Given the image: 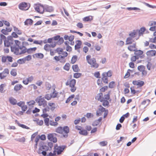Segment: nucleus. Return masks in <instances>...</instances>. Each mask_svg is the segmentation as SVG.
<instances>
[{"instance_id":"f8f14e48","label":"nucleus","mask_w":156,"mask_h":156,"mask_svg":"<svg viewBox=\"0 0 156 156\" xmlns=\"http://www.w3.org/2000/svg\"><path fill=\"white\" fill-rule=\"evenodd\" d=\"M34 58L35 57L36 58L40 59H42L44 57V55L43 54L41 53H35L33 55Z\"/></svg>"},{"instance_id":"c756f323","label":"nucleus","mask_w":156,"mask_h":156,"mask_svg":"<svg viewBox=\"0 0 156 156\" xmlns=\"http://www.w3.org/2000/svg\"><path fill=\"white\" fill-rule=\"evenodd\" d=\"M136 32L137 31H136V30H133V32L130 33L129 34V35L130 37L134 38L136 36Z\"/></svg>"},{"instance_id":"20e7f679","label":"nucleus","mask_w":156,"mask_h":156,"mask_svg":"<svg viewBox=\"0 0 156 156\" xmlns=\"http://www.w3.org/2000/svg\"><path fill=\"white\" fill-rule=\"evenodd\" d=\"M67 147L66 145H62L59 146L57 148L56 152L58 155H59L62 154L64 149Z\"/></svg>"},{"instance_id":"052dcab7","label":"nucleus","mask_w":156,"mask_h":156,"mask_svg":"<svg viewBox=\"0 0 156 156\" xmlns=\"http://www.w3.org/2000/svg\"><path fill=\"white\" fill-rule=\"evenodd\" d=\"M97 83L98 85L100 86V87H101L102 86L103 83L102 82V81L99 79H98L97 80Z\"/></svg>"},{"instance_id":"09e8293b","label":"nucleus","mask_w":156,"mask_h":156,"mask_svg":"<svg viewBox=\"0 0 156 156\" xmlns=\"http://www.w3.org/2000/svg\"><path fill=\"white\" fill-rule=\"evenodd\" d=\"M108 89V86H105L100 89V91L101 92H104L105 90H107Z\"/></svg>"},{"instance_id":"a211bd4d","label":"nucleus","mask_w":156,"mask_h":156,"mask_svg":"<svg viewBox=\"0 0 156 156\" xmlns=\"http://www.w3.org/2000/svg\"><path fill=\"white\" fill-rule=\"evenodd\" d=\"M93 19V16H89L84 17L83 19V20L85 22H88L92 20Z\"/></svg>"},{"instance_id":"4468645a","label":"nucleus","mask_w":156,"mask_h":156,"mask_svg":"<svg viewBox=\"0 0 156 156\" xmlns=\"http://www.w3.org/2000/svg\"><path fill=\"white\" fill-rule=\"evenodd\" d=\"M44 142L43 141H41L40 142L39 144V148L38 149V151H42L43 150H45V149L44 147Z\"/></svg>"},{"instance_id":"6e6d98bb","label":"nucleus","mask_w":156,"mask_h":156,"mask_svg":"<svg viewBox=\"0 0 156 156\" xmlns=\"http://www.w3.org/2000/svg\"><path fill=\"white\" fill-rule=\"evenodd\" d=\"M42 96H40V101H41V103H44V102L45 103V105H47V101H45L44 99V98H41Z\"/></svg>"},{"instance_id":"5fc2aeb1","label":"nucleus","mask_w":156,"mask_h":156,"mask_svg":"<svg viewBox=\"0 0 156 156\" xmlns=\"http://www.w3.org/2000/svg\"><path fill=\"white\" fill-rule=\"evenodd\" d=\"M99 123H100L97 120H96L93 122L92 125L93 126H96L98 125Z\"/></svg>"},{"instance_id":"1a4fd4ad","label":"nucleus","mask_w":156,"mask_h":156,"mask_svg":"<svg viewBox=\"0 0 156 156\" xmlns=\"http://www.w3.org/2000/svg\"><path fill=\"white\" fill-rule=\"evenodd\" d=\"M0 39H2V40H4V46L5 47H9V44L6 45V41L8 42L7 39L6 40V37L2 34H0Z\"/></svg>"},{"instance_id":"39448f33","label":"nucleus","mask_w":156,"mask_h":156,"mask_svg":"<svg viewBox=\"0 0 156 156\" xmlns=\"http://www.w3.org/2000/svg\"><path fill=\"white\" fill-rule=\"evenodd\" d=\"M79 130H80L79 133L80 135L85 136L88 134V132L87 130L84 129L80 126H79Z\"/></svg>"},{"instance_id":"c03bdc74","label":"nucleus","mask_w":156,"mask_h":156,"mask_svg":"<svg viewBox=\"0 0 156 156\" xmlns=\"http://www.w3.org/2000/svg\"><path fill=\"white\" fill-rule=\"evenodd\" d=\"M127 9L129 10H140V9L139 8L134 7H128L127 8Z\"/></svg>"},{"instance_id":"72a5a7b5","label":"nucleus","mask_w":156,"mask_h":156,"mask_svg":"<svg viewBox=\"0 0 156 156\" xmlns=\"http://www.w3.org/2000/svg\"><path fill=\"white\" fill-rule=\"evenodd\" d=\"M110 91H109L107 94H105L104 96V100H109L110 99Z\"/></svg>"},{"instance_id":"4be33fe9","label":"nucleus","mask_w":156,"mask_h":156,"mask_svg":"<svg viewBox=\"0 0 156 156\" xmlns=\"http://www.w3.org/2000/svg\"><path fill=\"white\" fill-rule=\"evenodd\" d=\"M153 35L155 36V37L154 38H150L149 40V42L154 43L156 42V31H155Z\"/></svg>"},{"instance_id":"8fccbe9b","label":"nucleus","mask_w":156,"mask_h":156,"mask_svg":"<svg viewBox=\"0 0 156 156\" xmlns=\"http://www.w3.org/2000/svg\"><path fill=\"white\" fill-rule=\"evenodd\" d=\"M115 84V82L114 81H112L109 83L108 85V87L110 88H112L114 87V86Z\"/></svg>"},{"instance_id":"7c9ffc66","label":"nucleus","mask_w":156,"mask_h":156,"mask_svg":"<svg viewBox=\"0 0 156 156\" xmlns=\"http://www.w3.org/2000/svg\"><path fill=\"white\" fill-rule=\"evenodd\" d=\"M35 101L37 102L38 103V105L39 106H41L42 105H43V106L44 107V103H41L40 98V97L39 98L37 97L36 98L35 100Z\"/></svg>"},{"instance_id":"3c124183","label":"nucleus","mask_w":156,"mask_h":156,"mask_svg":"<svg viewBox=\"0 0 156 156\" xmlns=\"http://www.w3.org/2000/svg\"><path fill=\"white\" fill-rule=\"evenodd\" d=\"M145 68V66L143 65L139 66L137 67L138 70L140 72H141L143 69H144Z\"/></svg>"},{"instance_id":"69168bd1","label":"nucleus","mask_w":156,"mask_h":156,"mask_svg":"<svg viewBox=\"0 0 156 156\" xmlns=\"http://www.w3.org/2000/svg\"><path fill=\"white\" fill-rule=\"evenodd\" d=\"M22 110L23 112H24L25 111L27 108V106L26 105H22V106L21 107Z\"/></svg>"},{"instance_id":"412c9836","label":"nucleus","mask_w":156,"mask_h":156,"mask_svg":"<svg viewBox=\"0 0 156 156\" xmlns=\"http://www.w3.org/2000/svg\"><path fill=\"white\" fill-rule=\"evenodd\" d=\"M76 83V80L74 79L71 80L70 82L69 87H73L75 86Z\"/></svg>"},{"instance_id":"f03ea898","label":"nucleus","mask_w":156,"mask_h":156,"mask_svg":"<svg viewBox=\"0 0 156 156\" xmlns=\"http://www.w3.org/2000/svg\"><path fill=\"white\" fill-rule=\"evenodd\" d=\"M96 59L94 58H91L87 62L89 64L91 65V67L97 68L99 66L98 64L96 62Z\"/></svg>"},{"instance_id":"680f3d73","label":"nucleus","mask_w":156,"mask_h":156,"mask_svg":"<svg viewBox=\"0 0 156 156\" xmlns=\"http://www.w3.org/2000/svg\"><path fill=\"white\" fill-rule=\"evenodd\" d=\"M27 103L29 106H30L31 105H34L35 103V102L34 100H31L29 102H27Z\"/></svg>"},{"instance_id":"f3484780","label":"nucleus","mask_w":156,"mask_h":156,"mask_svg":"<svg viewBox=\"0 0 156 156\" xmlns=\"http://www.w3.org/2000/svg\"><path fill=\"white\" fill-rule=\"evenodd\" d=\"M23 87V86L20 84H18L15 85L14 87V90L16 91L20 90Z\"/></svg>"},{"instance_id":"b1692460","label":"nucleus","mask_w":156,"mask_h":156,"mask_svg":"<svg viewBox=\"0 0 156 156\" xmlns=\"http://www.w3.org/2000/svg\"><path fill=\"white\" fill-rule=\"evenodd\" d=\"M136 51H135L134 52L135 55H137L140 56V55H142L144 53L143 51L140 50H138L137 48H136Z\"/></svg>"},{"instance_id":"13d9d810","label":"nucleus","mask_w":156,"mask_h":156,"mask_svg":"<svg viewBox=\"0 0 156 156\" xmlns=\"http://www.w3.org/2000/svg\"><path fill=\"white\" fill-rule=\"evenodd\" d=\"M25 103L23 101H20L19 102L17 103L16 104L19 107H21L23 105H25Z\"/></svg>"},{"instance_id":"603ef678","label":"nucleus","mask_w":156,"mask_h":156,"mask_svg":"<svg viewBox=\"0 0 156 156\" xmlns=\"http://www.w3.org/2000/svg\"><path fill=\"white\" fill-rule=\"evenodd\" d=\"M52 98V95L50 94V96H49V94H46L44 96V98L48 100H50L51 98Z\"/></svg>"},{"instance_id":"58836bf2","label":"nucleus","mask_w":156,"mask_h":156,"mask_svg":"<svg viewBox=\"0 0 156 156\" xmlns=\"http://www.w3.org/2000/svg\"><path fill=\"white\" fill-rule=\"evenodd\" d=\"M72 68L74 72H78V65L77 64L75 65H73L72 66Z\"/></svg>"},{"instance_id":"79ce46f5","label":"nucleus","mask_w":156,"mask_h":156,"mask_svg":"<svg viewBox=\"0 0 156 156\" xmlns=\"http://www.w3.org/2000/svg\"><path fill=\"white\" fill-rule=\"evenodd\" d=\"M131 46H132V45H130L128 47V50L131 51H137V48H134L133 49V47H132Z\"/></svg>"},{"instance_id":"a18cd8bd","label":"nucleus","mask_w":156,"mask_h":156,"mask_svg":"<svg viewBox=\"0 0 156 156\" xmlns=\"http://www.w3.org/2000/svg\"><path fill=\"white\" fill-rule=\"evenodd\" d=\"M27 48H24V49H23L22 50V51L20 52L19 53H17V54H16V55H20L23 54H24L25 53H26V52H27Z\"/></svg>"},{"instance_id":"0eeeda50","label":"nucleus","mask_w":156,"mask_h":156,"mask_svg":"<svg viewBox=\"0 0 156 156\" xmlns=\"http://www.w3.org/2000/svg\"><path fill=\"white\" fill-rule=\"evenodd\" d=\"M103 94L102 93L100 92L95 97V99L100 101L101 102L103 101L104 98L103 97Z\"/></svg>"},{"instance_id":"e2e57ef3","label":"nucleus","mask_w":156,"mask_h":156,"mask_svg":"<svg viewBox=\"0 0 156 156\" xmlns=\"http://www.w3.org/2000/svg\"><path fill=\"white\" fill-rule=\"evenodd\" d=\"M107 77H111L112 75V72L111 70H109L106 73Z\"/></svg>"},{"instance_id":"ddd939ff","label":"nucleus","mask_w":156,"mask_h":156,"mask_svg":"<svg viewBox=\"0 0 156 156\" xmlns=\"http://www.w3.org/2000/svg\"><path fill=\"white\" fill-rule=\"evenodd\" d=\"M33 21L31 19H27L24 22V25H28V24L31 25L33 23Z\"/></svg>"},{"instance_id":"37998d69","label":"nucleus","mask_w":156,"mask_h":156,"mask_svg":"<svg viewBox=\"0 0 156 156\" xmlns=\"http://www.w3.org/2000/svg\"><path fill=\"white\" fill-rule=\"evenodd\" d=\"M40 139L42 140H44L46 139V137L45 134H42L41 136L39 135H38Z\"/></svg>"},{"instance_id":"774afa93","label":"nucleus","mask_w":156,"mask_h":156,"mask_svg":"<svg viewBox=\"0 0 156 156\" xmlns=\"http://www.w3.org/2000/svg\"><path fill=\"white\" fill-rule=\"evenodd\" d=\"M87 156H99L98 154L97 153H95L94 154H93V153H90V154H88Z\"/></svg>"},{"instance_id":"473e14b6","label":"nucleus","mask_w":156,"mask_h":156,"mask_svg":"<svg viewBox=\"0 0 156 156\" xmlns=\"http://www.w3.org/2000/svg\"><path fill=\"white\" fill-rule=\"evenodd\" d=\"M5 84H2L0 85V92L1 93H4L5 90H4V87L5 86Z\"/></svg>"},{"instance_id":"864d4df0","label":"nucleus","mask_w":156,"mask_h":156,"mask_svg":"<svg viewBox=\"0 0 156 156\" xmlns=\"http://www.w3.org/2000/svg\"><path fill=\"white\" fill-rule=\"evenodd\" d=\"M94 76L97 78H99L101 77L100 73L99 71L95 72L94 74Z\"/></svg>"},{"instance_id":"4d7b16f0","label":"nucleus","mask_w":156,"mask_h":156,"mask_svg":"<svg viewBox=\"0 0 156 156\" xmlns=\"http://www.w3.org/2000/svg\"><path fill=\"white\" fill-rule=\"evenodd\" d=\"M50 109V108L48 106H47L46 108H44L43 109V113H46L47 111L49 112Z\"/></svg>"},{"instance_id":"338daca9","label":"nucleus","mask_w":156,"mask_h":156,"mask_svg":"<svg viewBox=\"0 0 156 156\" xmlns=\"http://www.w3.org/2000/svg\"><path fill=\"white\" fill-rule=\"evenodd\" d=\"M149 30L150 31H156V26L151 27Z\"/></svg>"},{"instance_id":"bf43d9fd","label":"nucleus","mask_w":156,"mask_h":156,"mask_svg":"<svg viewBox=\"0 0 156 156\" xmlns=\"http://www.w3.org/2000/svg\"><path fill=\"white\" fill-rule=\"evenodd\" d=\"M38 133V132H36L32 135L31 137V141L33 140V139L35 137V136L37 135Z\"/></svg>"},{"instance_id":"bb28decb","label":"nucleus","mask_w":156,"mask_h":156,"mask_svg":"<svg viewBox=\"0 0 156 156\" xmlns=\"http://www.w3.org/2000/svg\"><path fill=\"white\" fill-rule=\"evenodd\" d=\"M70 67V64L69 63H66L63 67V69L69 71Z\"/></svg>"},{"instance_id":"ea45409f","label":"nucleus","mask_w":156,"mask_h":156,"mask_svg":"<svg viewBox=\"0 0 156 156\" xmlns=\"http://www.w3.org/2000/svg\"><path fill=\"white\" fill-rule=\"evenodd\" d=\"M74 96H75L74 94H72L69 96L66 101V103H68L74 97Z\"/></svg>"},{"instance_id":"a19ab883","label":"nucleus","mask_w":156,"mask_h":156,"mask_svg":"<svg viewBox=\"0 0 156 156\" xmlns=\"http://www.w3.org/2000/svg\"><path fill=\"white\" fill-rule=\"evenodd\" d=\"M35 9L37 12L41 14H43L44 13V10H43V11L41 12L40 11V8L38 6H37V7H35Z\"/></svg>"},{"instance_id":"423d86ee","label":"nucleus","mask_w":156,"mask_h":156,"mask_svg":"<svg viewBox=\"0 0 156 156\" xmlns=\"http://www.w3.org/2000/svg\"><path fill=\"white\" fill-rule=\"evenodd\" d=\"M146 29L145 27H142L140 28V30H136V31L138 32V35L139 37L141 36L142 35H143L144 34V32L146 31ZM138 37V38H137L136 40H137L139 38Z\"/></svg>"},{"instance_id":"c9c22d12","label":"nucleus","mask_w":156,"mask_h":156,"mask_svg":"<svg viewBox=\"0 0 156 156\" xmlns=\"http://www.w3.org/2000/svg\"><path fill=\"white\" fill-rule=\"evenodd\" d=\"M64 41V39L62 37H60L57 42V44L58 45H61L62 44Z\"/></svg>"},{"instance_id":"de8ad7c7","label":"nucleus","mask_w":156,"mask_h":156,"mask_svg":"<svg viewBox=\"0 0 156 156\" xmlns=\"http://www.w3.org/2000/svg\"><path fill=\"white\" fill-rule=\"evenodd\" d=\"M102 102H103L102 105L104 107L107 106L109 105V102L108 100H103V101Z\"/></svg>"},{"instance_id":"2f4dec72","label":"nucleus","mask_w":156,"mask_h":156,"mask_svg":"<svg viewBox=\"0 0 156 156\" xmlns=\"http://www.w3.org/2000/svg\"><path fill=\"white\" fill-rule=\"evenodd\" d=\"M47 151H48L47 150H44L42 152H41L40 151H38L37 153L39 154H42L44 156H47L48 154H47Z\"/></svg>"},{"instance_id":"5701e85b","label":"nucleus","mask_w":156,"mask_h":156,"mask_svg":"<svg viewBox=\"0 0 156 156\" xmlns=\"http://www.w3.org/2000/svg\"><path fill=\"white\" fill-rule=\"evenodd\" d=\"M63 132H64L65 133L68 134L69 132V128L68 126H66L63 127Z\"/></svg>"},{"instance_id":"aec40b11","label":"nucleus","mask_w":156,"mask_h":156,"mask_svg":"<svg viewBox=\"0 0 156 156\" xmlns=\"http://www.w3.org/2000/svg\"><path fill=\"white\" fill-rule=\"evenodd\" d=\"M37 49L36 47L30 48L27 49V52L28 54H31L33 51H35Z\"/></svg>"},{"instance_id":"f257e3e1","label":"nucleus","mask_w":156,"mask_h":156,"mask_svg":"<svg viewBox=\"0 0 156 156\" xmlns=\"http://www.w3.org/2000/svg\"><path fill=\"white\" fill-rule=\"evenodd\" d=\"M28 6V3L25 2H23L20 4L19 5V9L22 10H27L29 9L30 7V4H29Z\"/></svg>"},{"instance_id":"49530a36","label":"nucleus","mask_w":156,"mask_h":156,"mask_svg":"<svg viewBox=\"0 0 156 156\" xmlns=\"http://www.w3.org/2000/svg\"><path fill=\"white\" fill-rule=\"evenodd\" d=\"M44 121L45 125L47 126H49V119L48 118H46L44 119Z\"/></svg>"},{"instance_id":"6e6552de","label":"nucleus","mask_w":156,"mask_h":156,"mask_svg":"<svg viewBox=\"0 0 156 156\" xmlns=\"http://www.w3.org/2000/svg\"><path fill=\"white\" fill-rule=\"evenodd\" d=\"M18 37V36L17 35V34L16 33L13 32L12 33V36H9L7 37V41H8L9 40H13V37L17 38Z\"/></svg>"},{"instance_id":"9d476101","label":"nucleus","mask_w":156,"mask_h":156,"mask_svg":"<svg viewBox=\"0 0 156 156\" xmlns=\"http://www.w3.org/2000/svg\"><path fill=\"white\" fill-rule=\"evenodd\" d=\"M156 54V51L155 50H150L147 51V55L149 56H154Z\"/></svg>"},{"instance_id":"c85d7f7f","label":"nucleus","mask_w":156,"mask_h":156,"mask_svg":"<svg viewBox=\"0 0 156 156\" xmlns=\"http://www.w3.org/2000/svg\"><path fill=\"white\" fill-rule=\"evenodd\" d=\"M77 56L76 55H74L72 57L71 60V63L73 64H74L76 61L77 59Z\"/></svg>"},{"instance_id":"f704fd0d","label":"nucleus","mask_w":156,"mask_h":156,"mask_svg":"<svg viewBox=\"0 0 156 156\" xmlns=\"http://www.w3.org/2000/svg\"><path fill=\"white\" fill-rule=\"evenodd\" d=\"M17 62L20 64H24L25 62V61L23 58H20L18 60Z\"/></svg>"},{"instance_id":"9b49d317","label":"nucleus","mask_w":156,"mask_h":156,"mask_svg":"<svg viewBox=\"0 0 156 156\" xmlns=\"http://www.w3.org/2000/svg\"><path fill=\"white\" fill-rule=\"evenodd\" d=\"M44 10L45 11L51 12L54 11V9L52 6H50L48 5H45L44 7Z\"/></svg>"},{"instance_id":"7ed1b4c3","label":"nucleus","mask_w":156,"mask_h":156,"mask_svg":"<svg viewBox=\"0 0 156 156\" xmlns=\"http://www.w3.org/2000/svg\"><path fill=\"white\" fill-rule=\"evenodd\" d=\"M47 138L49 140L52 141L54 143H56L57 142V139L56 137L54 136L53 133L48 134Z\"/></svg>"},{"instance_id":"0e129e2a","label":"nucleus","mask_w":156,"mask_h":156,"mask_svg":"<svg viewBox=\"0 0 156 156\" xmlns=\"http://www.w3.org/2000/svg\"><path fill=\"white\" fill-rule=\"evenodd\" d=\"M63 49L60 48H57L55 50V51H56L57 52H58L59 54H61L60 52H63Z\"/></svg>"},{"instance_id":"2eb2a0df","label":"nucleus","mask_w":156,"mask_h":156,"mask_svg":"<svg viewBox=\"0 0 156 156\" xmlns=\"http://www.w3.org/2000/svg\"><path fill=\"white\" fill-rule=\"evenodd\" d=\"M15 122L17 124L18 126H19L21 127L22 128L27 129H30L29 127L27 126H26L25 125L23 124H21L17 120H16L15 121Z\"/></svg>"},{"instance_id":"a878e982","label":"nucleus","mask_w":156,"mask_h":156,"mask_svg":"<svg viewBox=\"0 0 156 156\" xmlns=\"http://www.w3.org/2000/svg\"><path fill=\"white\" fill-rule=\"evenodd\" d=\"M84 116L86 117L88 119H90V118L93 117L94 115L93 113H87L86 115H85Z\"/></svg>"},{"instance_id":"6ab92c4d","label":"nucleus","mask_w":156,"mask_h":156,"mask_svg":"<svg viewBox=\"0 0 156 156\" xmlns=\"http://www.w3.org/2000/svg\"><path fill=\"white\" fill-rule=\"evenodd\" d=\"M9 101L10 103L13 105H16L17 102L16 100L12 98H9Z\"/></svg>"},{"instance_id":"4c0bfd02","label":"nucleus","mask_w":156,"mask_h":156,"mask_svg":"<svg viewBox=\"0 0 156 156\" xmlns=\"http://www.w3.org/2000/svg\"><path fill=\"white\" fill-rule=\"evenodd\" d=\"M23 58L25 61H29L31 59L32 57L30 55H28L26 57Z\"/></svg>"},{"instance_id":"cd10ccee","label":"nucleus","mask_w":156,"mask_h":156,"mask_svg":"<svg viewBox=\"0 0 156 156\" xmlns=\"http://www.w3.org/2000/svg\"><path fill=\"white\" fill-rule=\"evenodd\" d=\"M10 74L13 76H16L17 75L16 69H12L10 72Z\"/></svg>"},{"instance_id":"dca6fc26","label":"nucleus","mask_w":156,"mask_h":156,"mask_svg":"<svg viewBox=\"0 0 156 156\" xmlns=\"http://www.w3.org/2000/svg\"><path fill=\"white\" fill-rule=\"evenodd\" d=\"M133 38V37H127L126 40V44L127 45L132 44L133 42L134 41L132 39V38Z\"/></svg>"},{"instance_id":"e433bc0d","label":"nucleus","mask_w":156,"mask_h":156,"mask_svg":"<svg viewBox=\"0 0 156 156\" xmlns=\"http://www.w3.org/2000/svg\"><path fill=\"white\" fill-rule=\"evenodd\" d=\"M144 81L140 80H138L137 85L139 87H141L144 86Z\"/></svg>"},{"instance_id":"393cba45","label":"nucleus","mask_w":156,"mask_h":156,"mask_svg":"<svg viewBox=\"0 0 156 156\" xmlns=\"http://www.w3.org/2000/svg\"><path fill=\"white\" fill-rule=\"evenodd\" d=\"M63 127L62 126L58 127L56 129L55 131L58 133L62 134L63 132Z\"/></svg>"}]
</instances>
